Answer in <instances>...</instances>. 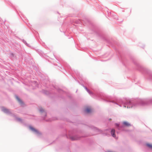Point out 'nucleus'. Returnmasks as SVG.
<instances>
[{
  "label": "nucleus",
  "instance_id": "1",
  "mask_svg": "<svg viewBox=\"0 0 152 152\" xmlns=\"http://www.w3.org/2000/svg\"><path fill=\"white\" fill-rule=\"evenodd\" d=\"M91 111V109L90 107H87L86 110H85V111L87 113H90Z\"/></svg>",
  "mask_w": 152,
  "mask_h": 152
},
{
  "label": "nucleus",
  "instance_id": "2",
  "mask_svg": "<svg viewBox=\"0 0 152 152\" xmlns=\"http://www.w3.org/2000/svg\"><path fill=\"white\" fill-rule=\"evenodd\" d=\"M123 124L124 126H131L130 124L129 123L126 121L123 122Z\"/></svg>",
  "mask_w": 152,
  "mask_h": 152
},
{
  "label": "nucleus",
  "instance_id": "3",
  "mask_svg": "<svg viewBox=\"0 0 152 152\" xmlns=\"http://www.w3.org/2000/svg\"><path fill=\"white\" fill-rule=\"evenodd\" d=\"M115 130L114 129H113L111 131V134L113 137H115Z\"/></svg>",
  "mask_w": 152,
  "mask_h": 152
},
{
  "label": "nucleus",
  "instance_id": "4",
  "mask_svg": "<svg viewBox=\"0 0 152 152\" xmlns=\"http://www.w3.org/2000/svg\"><path fill=\"white\" fill-rule=\"evenodd\" d=\"M16 98L17 99V100H18V101L19 102H20V103L22 104L23 103V102L20 99L18 98V96H16Z\"/></svg>",
  "mask_w": 152,
  "mask_h": 152
},
{
  "label": "nucleus",
  "instance_id": "5",
  "mask_svg": "<svg viewBox=\"0 0 152 152\" xmlns=\"http://www.w3.org/2000/svg\"><path fill=\"white\" fill-rule=\"evenodd\" d=\"M2 110L5 113H7L9 112V110L8 109L4 108H3Z\"/></svg>",
  "mask_w": 152,
  "mask_h": 152
},
{
  "label": "nucleus",
  "instance_id": "6",
  "mask_svg": "<svg viewBox=\"0 0 152 152\" xmlns=\"http://www.w3.org/2000/svg\"><path fill=\"white\" fill-rule=\"evenodd\" d=\"M30 129H31V130H32L34 132H37V130H36V129H35L34 128H33L32 127H30Z\"/></svg>",
  "mask_w": 152,
  "mask_h": 152
},
{
  "label": "nucleus",
  "instance_id": "7",
  "mask_svg": "<svg viewBox=\"0 0 152 152\" xmlns=\"http://www.w3.org/2000/svg\"><path fill=\"white\" fill-rule=\"evenodd\" d=\"M146 145L148 147H149V148H151V149H152V144H146Z\"/></svg>",
  "mask_w": 152,
  "mask_h": 152
},
{
  "label": "nucleus",
  "instance_id": "8",
  "mask_svg": "<svg viewBox=\"0 0 152 152\" xmlns=\"http://www.w3.org/2000/svg\"><path fill=\"white\" fill-rule=\"evenodd\" d=\"M44 111V110L42 108H41L40 109V111L41 112H42V111Z\"/></svg>",
  "mask_w": 152,
  "mask_h": 152
}]
</instances>
